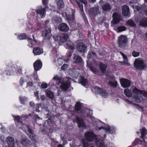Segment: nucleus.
<instances>
[{"label":"nucleus","mask_w":147,"mask_h":147,"mask_svg":"<svg viewBox=\"0 0 147 147\" xmlns=\"http://www.w3.org/2000/svg\"><path fill=\"white\" fill-rule=\"evenodd\" d=\"M30 105L31 107H34L35 104L34 102H30Z\"/></svg>","instance_id":"052dcab7"},{"label":"nucleus","mask_w":147,"mask_h":147,"mask_svg":"<svg viewBox=\"0 0 147 147\" xmlns=\"http://www.w3.org/2000/svg\"><path fill=\"white\" fill-rule=\"evenodd\" d=\"M51 32V30L49 28L45 27V30L43 31L42 32V36L46 39H49L50 38Z\"/></svg>","instance_id":"6e6552de"},{"label":"nucleus","mask_w":147,"mask_h":147,"mask_svg":"<svg viewBox=\"0 0 147 147\" xmlns=\"http://www.w3.org/2000/svg\"><path fill=\"white\" fill-rule=\"evenodd\" d=\"M96 126L97 130H100L101 129H103L106 131H108L110 134L113 133L115 131V129L114 127H110L107 125H105V124L101 121L98 122Z\"/></svg>","instance_id":"7ed1b4c3"},{"label":"nucleus","mask_w":147,"mask_h":147,"mask_svg":"<svg viewBox=\"0 0 147 147\" xmlns=\"http://www.w3.org/2000/svg\"><path fill=\"white\" fill-rule=\"evenodd\" d=\"M132 54L133 57H136L139 55L140 53L139 52H137L136 51H134L132 53Z\"/></svg>","instance_id":"8fccbe9b"},{"label":"nucleus","mask_w":147,"mask_h":147,"mask_svg":"<svg viewBox=\"0 0 147 147\" xmlns=\"http://www.w3.org/2000/svg\"><path fill=\"white\" fill-rule=\"evenodd\" d=\"M124 92L125 94L127 96L130 97L131 96V93L128 89L127 88L125 89Z\"/></svg>","instance_id":"473e14b6"},{"label":"nucleus","mask_w":147,"mask_h":147,"mask_svg":"<svg viewBox=\"0 0 147 147\" xmlns=\"http://www.w3.org/2000/svg\"><path fill=\"white\" fill-rule=\"evenodd\" d=\"M15 119L18 121H19L20 120V117L18 116H16L15 118Z\"/></svg>","instance_id":"6e6d98bb"},{"label":"nucleus","mask_w":147,"mask_h":147,"mask_svg":"<svg viewBox=\"0 0 147 147\" xmlns=\"http://www.w3.org/2000/svg\"><path fill=\"white\" fill-rule=\"evenodd\" d=\"M103 10L105 11H108L111 10V7L109 3H105L103 4L102 7Z\"/></svg>","instance_id":"b1692460"},{"label":"nucleus","mask_w":147,"mask_h":147,"mask_svg":"<svg viewBox=\"0 0 147 147\" xmlns=\"http://www.w3.org/2000/svg\"><path fill=\"white\" fill-rule=\"evenodd\" d=\"M34 66L35 70L38 71L41 68L42 63L39 60H37L34 63Z\"/></svg>","instance_id":"dca6fc26"},{"label":"nucleus","mask_w":147,"mask_h":147,"mask_svg":"<svg viewBox=\"0 0 147 147\" xmlns=\"http://www.w3.org/2000/svg\"><path fill=\"white\" fill-rule=\"evenodd\" d=\"M120 53L122 56L123 57V59L125 60H127V58L126 55L124 54L123 53L121 52H120Z\"/></svg>","instance_id":"603ef678"},{"label":"nucleus","mask_w":147,"mask_h":147,"mask_svg":"<svg viewBox=\"0 0 147 147\" xmlns=\"http://www.w3.org/2000/svg\"><path fill=\"white\" fill-rule=\"evenodd\" d=\"M66 17L67 19L69 21L73 22L74 19V16L73 15L66 14Z\"/></svg>","instance_id":"72a5a7b5"},{"label":"nucleus","mask_w":147,"mask_h":147,"mask_svg":"<svg viewBox=\"0 0 147 147\" xmlns=\"http://www.w3.org/2000/svg\"><path fill=\"white\" fill-rule=\"evenodd\" d=\"M127 24L130 26L134 27H135L136 26V24L133 21L131 20H129L128 21H127Z\"/></svg>","instance_id":"79ce46f5"},{"label":"nucleus","mask_w":147,"mask_h":147,"mask_svg":"<svg viewBox=\"0 0 147 147\" xmlns=\"http://www.w3.org/2000/svg\"><path fill=\"white\" fill-rule=\"evenodd\" d=\"M58 29L60 31L67 32L68 30L69 27L66 24L62 23L59 25Z\"/></svg>","instance_id":"4468645a"},{"label":"nucleus","mask_w":147,"mask_h":147,"mask_svg":"<svg viewBox=\"0 0 147 147\" xmlns=\"http://www.w3.org/2000/svg\"><path fill=\"white\" fill-rule=\"evenodd\" d=\"M78 123L80 127H85V124L83 120L82 119H79Z\"/></svg>","instance_id":"f704fd0d"},{"label":"nucleus","mask_w":147,"mask_h":147,"mask_svg":"<svg viewBox=\"0 0 147 147\" xmlns=\"http://www.w3.org/2000/svg\"><path fill=\"white\" fill-rule=\"evenodd\" d=\"M77 49L80 52H84L86 51V47L85 45L81 42L77 43Z\"/></svg>","instance_id":"9d476101"},{"label":"nucleus","mask_w":147,"mask_h":147,"mask_svg":"<svg viewBox=\"0 0 147 147\" xmlns=\"http://www.w3.org/2000/svg\"><path fill=\"white\" fill-rule=\"evenodd\" d=\"M24 81L23 79L22 78H21L20 80V84L21 85H22Z\"/></svg>","instance_id":"680f3d73"},{"label":"nucleus","mask_w":147,"mask_h":147,"mask_svg":"<svg viewBox=\"0 0 147 147\" xmlns=\"http://www.w3.org/2000/svg\"><path fill=\"white\" fill-rule=\"evenodd\" d=\"M64 60L62 58H59L58 59L57 62L58 64L59 65H61L63 63V61Z\"/></svg>","instance_id":"de8ad7c7"},{"label":"nucleus","mask_w":147,"mask_h":147,"mask_svg":"<svg viewBox=\"0 0 147 147\" xmlns=\"http://www.w3.org/2000/svg\"><path fill=\"white\" fill-rule=\"evenodd\" d=\"M61 85L60 86L61 88L64 90H66L69 88L70 86V82L68 80L66 82H61Z\"/></svg>","instance_id":"a211bd4d"},{"label":"nucleus","mask_w":147,"mask_h":147,"mask_svg":"<svg viewBox=\"0 0 147 147\" xmlns=\"http://www.w3.org/2000/svg\"><path fill=\"white\" fill-rule=\"evenodd\" d=\"M96 56V54L92 51H90L88 56V58H90L92 57Z\"/></svg>","instance_id":"c03bdc74"},{"label":"nucleus","mask_w":147,"mask_h":147,"mask_svg":"<svg viewBox=\"0 0 147 147\" xmlns=\"http://www.w3.org/2000/svg\"><path fill=\"white\" fill-rule=\"evenodd\" d=\"M84 113L86 114V115L88 116L92 115V111H90L89 109H86L84 110Z\"/></svg>","instance_id":"a19ab883"},{"label":"nucleus","mask_w":147,"mask_h":147,"mask_svg":"<svg viewBox=\"0 0 147 147\" xmlns=\"http://www.w3.org/2000/svg\"><path fill=\"white\" fill-rule=\"evenodd\" d=\"M46 93L47 96L51 99H53L54 97V95L53 92L51 90H47Z\"/></svg>","instance_id":"2f4dec72"},{"label":"nucleus","mask_w":147,"mask_h":147,"mask_svg":"<svg viewBox=\"0 0 147 147\" xmlns=\"http://www.w3.org/2000/svg\"><path fill=\"white\" fill-rule=\"evenodd\" d=\"M28 131L29 133L28 134V135L32 141H34L36 140V136L33 134L32 130L28 127Z\"/></svg>","instance_id":"6ab92c4d"},{"label":"nucleus","mask_w":147,"mask_h":147,"mask_svg":"<svg viewBox=\"0 0 147 147\" xmlns=\"http://www.w3.org/2000/svg\"><path fill=\"white\" fill-rule=\"evenodd\" d=\"M126 30L125 27L124 26H120L118 27L116 31L118 32L125 31Z\"/></svg>","instance_id":"ea45409f"},{"label":"nucleus","mask_w":147,"mask_h":147,"mask_svg":"<svg viewBox=\"0 0 147 147\" xmlns=\"http://www.w3.org/2000/svg\"><path fill=\"white\" fill-rule=\"evenodd\" d=\"M147 130L144 128H143L141 130V134L142 138L143 139V141L145 143H147V138H146L145 139H143V138L145 137V135L147 133Z\"/></svg>","instance_id":"5701e85b"},{"label":"nucleus","mask_w":147,"mask_h":147,"mask_svg":"<svg viewBox=\"0 0 147 147\" xmlns=\"http://www.w3.org/2000/svg\"><path fill=\"white\" fill-rule=\"evenodd\" d=\"M122 13L124 16L129 17L130 15L129 7L127 5H124L122 8Z\"/></svg>","instance_id":"f8f14e48"},{"label":"nucleus","mask_w":147,"mask_h":147,"mask_svg":"<svg viewBox=\"0 0 147 147\" xmlns=\"http://www.w3.org/2000/svg\"><path fill=\"white\" fill-rule=\"evenodd\" d=\"M96 143L99 147H105L103 141L100 139H97L96 140Z\"/></svg>","instance_id":"cd10ccee"},{"label":"nucleus","mask_w":147,"mask_h":147,"mask_svg":"<svg viewBox=\"0 0 147 147\" xmlns=\"http://www.w3.org/2000/svg\"><path fill=\"white\" fill-rule=\"evenodd\" d=\"M120 82L122 86L124 88L129 86L131 84L130 81L125 79H120Z\"/></svg>","instance_id":"1a4fd4ad"},{"label":"nucleus","mask_w":147,"mask_h":147,"mask_svg":"<svg viewBox=\"0 0 147 147\" xmlns=\"http://www.w3.org/2000/svg\"><path fill=\"white\" fill-rule=\"evenodd\" d=\"M53 20L56 22H60L62 21L61 19L59 17H55L53 18Z\"/></svg>","instance_id":"49530a36"},{"label":"nucleus","mask_w":147,"mask_h":147,"mask_svg":"<svg viewBox=\"0 0 147 147\" xmlns=\"http://www.w3.org/2000/svg\"><path fill=\"white\" fill-rule=\"evenodd\" d=\"M69 37L68 35L64 33H61L58 35L59 40L62 42H65L67 40Z\"/></svg>","instance_id":"9b49d317"},{"label":"nucleus","mask_w":147,"mask_h":147,"mask_svg":"<svg viewBox=\"0 0 147 147\" xmlns=\"http://www.w3.org/2000/svg\"><path fill=\"white\" fill-rule=\"evenodd\" d=\"M26 36L25 34L24 33L20 34L18 36V38L20 40H22L26 39Z\"/></svg>","instance_id":"58836bf2"},{"label":"nucleus","mask_w":147,"mask_h":147,"mask_svg":"<svg viewBox=\"0 0 147 147\" xmlns=\"http://www.w3.org/2000/svg\"><path fill=\"white\" fill-rule=\"evenodd\" d=\"M84 136L86 140L84 139H82L83 147H88L89 144L88 142H91L95 138V136L93 132L88 131L85 133Z\"/></svg>","instance_id":"f03ea898"},{"label":"nucleus","mask_w":147,"mask_h":147,"mask_svg":"<svg viewBox=\"0 0 147 147\" xmlns=\"http://www.w3.org/2000/svg\"><path fill=\"white\" fill-rule=\"evenodd\" d=\"M80 83L83 86H85L87 84V81L86 79L81 77Z\"/></svg>","instance_id":"37998d69"},{"label":"nucleus","mask_w":147,"mask_h":147,"mask_svg":"<svg viewBox=\"0 0 147 147\" xmlns=\"http://www.w3.org/2000/svg\"><path fill=\"white\" fill-rule=\"evenodd\" d=\"M33 52L34 54L36 55H39L42 53V51L38 47L34 48Z\"/></svg>","instance_id":"bb28decb"},{"label":"nucleus","mask_w":147,"mask_h":147,"mask_svg":"<svg viewBox=\"0 0 147 147\" xmlns=\"http://www.w3.org/2000/svg\"><path fill=\"white\" fill-rule=\"evenodd\" d=\"M21 69H19L18 70V72L19 73V74H21L22 73L21 72Z\"/></svg>","instance_id":"338daca9"},{"label":"nucleus","mask_w":147,"mask_h":147,"mask_svg":"<svg viewBox=\"0 0 147 147\" xmlns=\"http://www.w3.org/2000/svg\"><path fill=\"white\" fill-rule=\"evenodd\" d=\"M118 41L119 47L121 48H124L126 46L127 38L126 36L121 35L118 37Z\"/></svg>","instance_id":"39448f33"},{"label":"nucleus","mask_w":147,"mask_h":147,"mask_svg":"<svg viewBox=\"0 0 147 147\" xmlns=\"http://www.w3.org/2000/svg\"><path fill=\"white\" fill-rule=\"evenodd\" d=\"M45 9L42 8L40 10H36L37 14H39L40 15L41 18L44 17L45 16Z\"/></svg>","instance_id":"a878e982"},{"label":"nucleus","mask_w":147,"mask_h":147,"mask_svg":"<svg viewBox=\"0 0 147 147\" xmlns=\"http://www.w3.org/2000/svg\"><path fill=\"white\" fill-rule=\"evenodd\" d=\"M109 84L111 86L115 87L117 85V82L115 80L110 81L109 82Z\"/></svg>","instance_id":"e433bc0d"},{"label":"nucleus","mask_w":147,"mask_h":147,"mask_svg":"<svg viewBox=\"0 0 147 147\" xmlns=\"http://www.w3.org/2000/svg\"><path fill=\"white\" fill-rule=\"evenodd\" d=\"M112 17L113 18V20L111 23L114 24H115L118 23L121 19V15L118 13H114Z\"/></svg>","instance_id":"0eeeda50"},{"label":"nucleus","mask_w":147,"mask_h":147,"mask_svg":"<svg viewBox=\"0 0 147 147\" xmlns=\"http://www.w3.org/2000/svg\"><path fill=\"white\" fill-rule=\"evenodd\" d=\"M134 67L137 69H143L146 66V62L145 61L140 59H136L134 62Z\"/></svg>","instance_id":"20e7f679"},{"label":"nucleus","mask_w":147,"mask_h":147,"mask_svg":"<svg viewBox=\"0 0 147 147\" xmlns=\"http://www.w3.org/2000/svg\"><path fill=\"white\" fill-rule=\"evenodd\" d=\"M87 66L90 69V71H92L94 74H97L99 73L98 70L93 66L92 64L87 62Z\"/></svg>","instance_id":"f3484780"},{"label":"nucleus","mask_w":147,"mask_h":147,"mask_svg":"<svg viewBox=\"0 0 147 147\" xmlns=\"http://www.w3.org/2000/svg\"><path fill=\"white\" fill-rule=\"evenodd\" d=\"M74 57L73 58L74 62L76 63H80L82 62V58L76 54H74Z\"/></svg>","instance_id":"4be33fe9"},{"label":"nucleus","mask_w":147,"mask_h":147,"mask_svg":"<svg viewBox=\"0 0 147 147\" xmlns=\"http://www.w3.org/2000/svg\"><path fill=\"white\" fill-rule=\"evenodd\" d=\"M43 4L44 5L46 4L48 0H42Z\"/></svg>","instance_id":"bf43d9fd"},{"label":"nucleus","mask_w":147,"mask_h":147,"mask_svg":"<svg viewBox=\"0 0 147 147\" xmlns=\"http://www.w3.org/2000/svg\"><path fill=\"white\" fill-rule=\"evenodd\" d=\"M45 98V96L43 95L41 96V99L42 100H44Z\"/></svg>","instance_id":"69168bd1"},{"label":"nucleus","mask_w":147,"mask_h":147,"mask_svg":"<svg viewBox=\"0 0 147 147\" xmlns=\"http://www.w3.org/2000/svg\"><path fill=\"white\" fill-rule=\"evenodd\" d=\"M28 40L29 43H30L31 44H33L32 40V39H29Z\"/></svg>","instance_id":"e2e57ef3"},{"label":"nucleus","mask_w":147,"mask_h":147,"mask_svg":"<svg viewBox=\"0 0 147 147\" xmlns=\"http://www.w3.org/2000/svg\"><path fill=\"white\" fill-rule=\"evenodd\" d=\"M76 1L77 2L78 5L80 9V10L81 11L83 12V6L82 3L79 2V1L85 4H86L87 3L86 1V0H76Z\"/></svg>","instance_id":"aec40b11"},{"label":"nucleus","mask_w":147,"mask_h":147,"mask_svg":"<svg viewBox=\"0 0 147 147\" xmlns=\"http://www.w3.org/2000/svg\"><path fill=\"white\" fill-rule=\"evenodd\" d=\"M79 119V118L78 117H76V118L73 119V121L74 123L77 122L78 123Z\"/></svg>","instance_id":"864d4df0"},{"label":"nucleus","mask_w":147,"mask_h":147,"mask_svg":"<svg viewBox=\"0 0 147 147\" xmlns=\"http://www.w3.org/2000/svg\"><path fill=\"white\" fill-rule=\"evenodd\" d=\"M89 12L90 14L95 16L99 13V7L96 6L91 8L89 10Z\"/></svg>","instance_id":"2eb2a0df"},{"label":"nucleus","mask_w":147,"mask_h":147,"mask_svg":"<svg viewBox=\"0 0 147 147\" xmlns=\"http://www.w3.org/2000/svg\"><path fill=\"white\" fill-rule=\"evenodd\" d=\"M53 39L55 40V41H56L57 40H59V38H58V35L57 36H54L53 37Z\"/></svg>","instance_id":"4d7b16f0"},{"label":"nucleus","mask_w":147,"mask_h":147,"mask_svg":"<svg viewBox=\"0 0 147 147\" xmlns=\"http://www.w3.org/2000/svg\"><path fill=\"white\" fill-rule=\"evenodd\" d=\"M56 2L59 9L63 8L64 6L63 0H56Z\"/></svg>","instance_id":"393cba45"},{"label":"nucleus","mask_w":147,"mask_h":147,"mask_svg":"<svg viewBox=\"0 0 147 147\" xmlns=\"http://www.w3.org/2000/svg\"><path fill=\"white\" fill-rule=\"evenodd\" d=\"M53 79L56 80L58 82L57 84L58 85H59V84L61 83L62 82L61 78L57 76V75H56L54 76L53 78Z\"/></svg>","instance_id":"4c0bfd02"},{"label":"nucleus","mask_w":147,"mask_h":147,"mask_svg":"<svg viewBox=\"0 0 147 147\" xmlns=\"http://www.w3.org/2000/svg\"><path fill=\"white\" fill-rule=\"evenodd\" d=\"M81 104L80 102H77L75 105V110L78 111H79L81 108Z\"/></svg>","instance_id":"c9c22d12"},{"label":"nucleus","mask_w":147,"mask_h":147,"mask_svg":"<svg viewBox=\"0 0 147 147\" xmlns=\"http://www.w3.org/2000/svg\"><path fill=\"white\" fill-rule=\"evenodd\" d=\"M20 99L21 103L23 104L24 103L25 101L27 100V98L24 96H20Z\"/></svg>","instance_id":"a18cd8bd"},{"label":"nucleus","mask_w":147,"mask_h":147,"mask_svg":"<svg viewBox=\"0 0 147 147\" xmlns=\"http://www.w3.org/2000/svg\"><path fill=\"white\" fill-rule=\"evenodd\" d=\"M7 74L8 75H11V74H10V71H7Z\"/></svg>","instance_id":"774afa93"},{"label":"nucleus","mask_w":147,"mask_h":147,"mask_svg":"<svg viewBox=\"0 0 147 147\" xmlns=\"http://www.w3.org/2000/svg\"><path fill=\"white\" fill-rule=\"evenodd\" d=\"M21 143L23 146L27 147H28L31 145L30 141L26 139H22L21 140Z\"/></svg>","instance_id":"412c9836"},{"label":"nucleus","mask_w":147,"mask_h":147,"mask_svg":"<svg viewBox=\"0 0 147 147\" xmlns=\"http://www.w3.org/2000/svg\"><path fill=\"white\" fill-rule=\"evenodd\" d=\"M38 91H36L34 92V94L36 96H37L38 95Z\"/></svg>","instance_id":"0e129e2a"},{"label":"nucleus","mask_w":147,"mask_h":147,"mask_svg":"<svg viewBox=\"0 0 147 147\" xmlns=\"http://www.w3.org/2000/svg\"><path fill=\"white\" fill-rule=\"evenodd\" d=\"M94 91L96 94H98L99 93L102 97L104 98H106L108 95V93L106 91L96 86L94 88Z\"/></svg>","instance_id":"423d86ee"},{"label":"nucleus","mask_w":147,"mask_h":147,"mask_svg":"<svg viewBox=\"0 0 147 147\" xmlns=\"http://www.w3.org/2000/svg\"><path fill=\"white\" fill-rule=\"evenodd\" d=\"M140 25L143 26L147 27V18H144L141 20Z\"/></svg>","instance_id":"c756f323"},{"label":"nucleus","mask_w":147,"mask_h":147,"mask_svg":"<svg viewBox=\"0 0 147 147\" xmlns=\"http://www.w3.org/2000/svg\"><path fill=\"white\" fill-rule=\"evenodd\" d=\"M141 8H142V7H141L139 6H137L136 7V9L137 10L139 11L141 9Z\"/></svg>","instance_id":"13d9d810"},{"label":"nucleus","mask_w":147,"mask_h":147,"mask_svg":"<svg viewBox=\"0 0 147 147\" xmlns=\"http://www.w3.org/2000/svg\"><path fill=\"white\" fill-rule=\"evenodd\" d=\"M42 88L43 89L47 88L48 87V85L45 82L43 83L41 85Z\"/></svg>","instance_id":"3c124183"},{"label":"nucleus","mask_w":147,"mask_h":147,"mask_svg":"<svg viewBox=\"0 0 147 147\" xmlns=\"http://www.w3.org/2000/svg\"><path fill=\"white\" fill-rule=\"evenodd\" d=\"M141 141L138 139H136L134 142V144L135 145L139 143V142Z\"/></svg>","instance_id":"5fc2aeb1"},{"label":"nucleus","mask_w":147,"mask_h":147,"mask_svg":"<svg viewBox=\"0 0 147 147\" xmlns=\"http://www.w3.org/2000/svg\"><path fill=\"white\" fill-rule=\"evenodd\" d=\"M65 47L67 49H72L74 48V45L73 43L70 42H68L65 44Z\"/></svg>","instance_id":"7c9ffc66"},{"label":"nucleus","mask_w":147,"mask_h":147,"mask_svg":"<svg viewBox=\"0 0 147 147\" xmlns=\"http://www.w3.org/2000/svg\"><path fill=\"white\" fill-rule=\"evenodd\" d=\"M132 93L134 98L138 102H141L144 100L143 97L140 95V94L143 95L145 97H147V91L140 90L136 87L132 90Z\"/></svg>","instance_id":"f257e3e1"},{"label":"nucleus","mask_w":147,"mask_h":147,"mask_svg":"<svg viewBox=\"0 0 147 147\" xmlns=\"http://www.w3.org/2000/svg\"><path fill=\"white\" fill-rule=\"evenodd\" d=\"M6 142L8 145V147H15L14 140L11 137H8L6 139Z\"/></svg>","instance_id":"ddd939ff"},{"label":"nucleus","mask_w":147,"mask_h":147,"mask_svg":"<svg viewBox=\"0 0 147 147\" xmlns=\"http://www.w3.org/2000/svg\"><path fill=\"white\" fill-rule=\"evenodd\" d=\"M69 67V65L67 64H64L61 67V69L63 70H66Z\"/></svg>","instance_id":"09e8293b"},{"label":"nucleus","mask_w":147,"mask_h":147,"mask_svg":"<svg viewBox=\"0 0 147 147\" xmlns=\"http://www.w3.org/2000/svg\"><path fill=\"white\" fill-rule=\"evenodd\" d=\"M99 67L100 69L102 72H104L107 67V65L106 64L100 63L99 64Z\"/></svg>","instance_id":"c85d7f7f"}]
</instances>
